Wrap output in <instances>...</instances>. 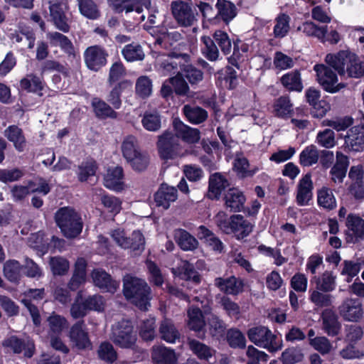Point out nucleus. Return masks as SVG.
<instances>
[{
    "instance_id": "obj_1",
    "label": "nucleus",
    "mask_w": 364,
    "mask_h": 364,
    "mask_svg": "<svg viewBox=\"0 0 364 364\" xmlns=\"http://www.w3.org/2000/svg\"><path fill=\"white\" fill-rule=\"evenodd\" d=\"M325 62L341 76L346 73L353 78L364 76V62L350 51L340 50L336 54L328 53L326 55Z\"/></svg>"
},
{
    "instance_id": "obj_2",
    "label": "nucleus",
    "mask_w": 364,
    "mask_h": 364,
    "mask_svg": "<svg viewBox=\"0 0 364 364\" xmlns=\"http://www.w3.org/2000/svg\"><path fill=\"white\" fill-rule=\"evenodd\" d=\"M124 294L126 299L141 310L149 305L150 288L141 279L127 276L124 279Z\"/></svg>"
},
{
    "instance_id": "obj_3",
    "label": "nucleus",
    "mask_w": 364,
    "mask_h": 364,
    "mask_svg": "<svg viewBox=\"0 0 364 364\" xmlns=\"http://www.w3.org/2000/svg\"><path fill=\"white\" fill-rule=\"evenodd\" d=\"M249 340L255 346L267 349L269 353H276L283 348V341L278 338L268 327L257 326L248 329Z\"/></svg>"
},
{
    "instance_id": "obj_4",
    "label": "nucleus",
    "mask_w": 364,
    "mask_h": 364,
    "mask_svg": "<svg viewBox=\"0 0 364 364\" xmlns=\"http://www.w3.org/2000/svg\"><path fill=\"white\" fill-rule=\"evenodd\" d=\"M55 218L57 225L66 237H75L82 232L81 217L74 209L69 207L61 208L55 213Z\"/></svg>"
},
{
    "instance_id": "obj_5",
    "label": "nucleus",
    "mask_w": 364,
    "mask_h": 364,
    "mask_svg": "<svg viewBox=\"0 0 364 364\" xmlns=\"http://www.w3.org/2000/svg\"><path fill=\"white\" fill-rule=\"evenodd\" d=\"M219 228L225 234H234L236 239L241 240L250 235L254 225L242 215L234 214L228 219L220 220Z\"/></svg>"
},
{
    "instance_id": "obj_6",
    "label": "nucleus",
    "mask_w": 364,
    "mask_h": 364,
    "mask_svg": "<svg viewBox=\"0 0 364 364\" xmlns=\"http://www.w3.org/2000/svg\"><path fill=\"white\" fill-rule=\"evenodd\" d=\"M110 338L120 348H132L136 343L137 336L132 322L122 319L112 326Z\"/></svg>"
},
{
    "instance_id": "obj_7",
    "label": "nucleus",
    "mask_w": 364,
    "mask_h": 364,
    "mask_svg": "<svg viewBox=\"0 0 364 364\" xmlns=\"http://www.w3.org/2000/svg\"><path fill=\"white\" fill-rule=\"evenodd\" d=\"M330 65L324 64H316L314 70L316 73L317 81L321 87L327 92L336 93L343 88L346 85L338 83L337 74L331 69Z\"/></svg>"
},
{
    "instance_id": "obj_8",
    "label": "nucleus",
    "mask_w": 364,
    "mask_h": 364,
    "mask_svg": "<svg viewBox=\"0 0 364 364\" xmlns=\"http://www.w3.org/2000/svg\"><path fill=\"white\" fill-rule=\"evenodd\" d=\"M112 238L124 249H130L135 254H139L144 250L145 240L140 231H134L131 237H127L123 230L116 229L111 232Z\"/></svg>"
},
{
    "instance_id": "obj_9",
    "label": "nucleus",
    "mask_w": 364,
    "mask_h": 364,
    "mask_svg": "<svg viewBox=\"0 0 364 364\" xmlns=\"http://www.w3.org/2000/svg\"><path fill=\"white\" fill-rule=\"evenodd\" d=\"M2 346L8 353L18 354L23 352L27 358H31L35 350L34 343L30 338L23 339L14 335L5 338L2 341Z\"/></svg>"
},
{
    "instance_id": "obj_10",
    "label": "nucleus",
    "mask_w": 364,
    "mask_h": 364,
    "mask_svg": "<svg viewBox=\"0 0 364 364\" xmlns=\"http://www.w3.org/2000/svg\"><path fill=\"white\" fill-rule=\"evenodd\" d=\"M167 57V59H162L161 62V75H176L182 70V60L186 61L189 55L177 51H171L167 53H162L161 57Z\"/></svg>"
},
{
    "instance_id": "obj_11",
    "label": "nucleus",
    "mask_w": 364,
    "mask_h": 364,
    "mask_svg": "<svg viewBox=\"0 0 364 364\" xmlns=\"http://www.w3.org/2000/svg\"><path fill=\"white\" fill-rule=\"evenodd\" d=\"M50 16L55 26L60 31L67 33L70 30L68 19L65 12L68 9V4L64 1H49Z\"/></svg>"
},
{
    "instance_id": "obj_12",
    "label": "nucleus",
    "mask_w": 364,
    "mask_h": 364,
    "mask_svg": "<svg viewBox=\"0 0 364 364\" xmlns=\"http://www.w3.org/2000/svg\"><path fill=\"white\" fill-rule=\"evenodd\" d=\"M338 309L340 316L346 321L358 322L363 314L362 302L357 298L346 299Z\"/></svg>"
},
{
    "instance_id": "obj_13",
    "label": "nucleus",
    "mask_w": 364,
    "mask_h": 364,
    "mask_svg": "<svg viewBox=\"0 0 364 364\" xmlns=\"http://www.w3.org/2000/svg\"><path fill=\"white\" fill-rule=\"evenodd\" d=\"M171 12L177 23L183 26H190L195 21V15L189 3L181 0L173 1L171 4Z\"/></svg>"
},
{
    "instance_id": "obj_14",
    "label": "nucleus",
    "mask_w": 364,
    "mask_h": 364,
    "mask_svg": "<svg viewBox=\"0 0 364 364\" xmlns=\"http://www.w3.org/2000/svg\"><path fill=\"white\" fill-rule=\"evenodd\" d=\"M321 328L329 337H336L341 333L342 324L335 310L325 309L321 314Z\"/></svg>"
},
{
    "instance_id": "obj_15",
    "label": "nucleus",
    "mask_w": 364,
    "mask_h": 364,
    "mask_svg": "<svg viewBox=\"0 0 364 364\" xmlns=\"http://www.w3.org/2000/svg\"><path fill=\"white\" fill-rule=\"evenodd\" d=\"M69 338L72 345L79 350L90 349L92 343L83 321H77L70 329Z\"/></svg>"
},
{
    "instance_id": "obj_16",
    "label": "nucleus",
    "mask_w": 364,
    "mask_h": 364,
    "mask_svg": "<svg viewBox=\"0 0 364 364\" xmlns=\"http://www.w3.org/2000/svg\"><path fill=\"white\" fill-rule=\"evenodd\" d=\"M107 53L99 46L88 47L84 52V60L88 69L98 71L107 63Z\"/></svg>"
},
{
    "instance_id": "obj_17",
    "label": "nucleus",
    "mask_w": 364,
    "mask_h": 364,
    "mask_svg": "<svg viewBox=\"0 0 364 364\" xmlns=\"http://www.w3.org/2000/svg\"><path fill=\"white\" fill-rule=\"evenodd\" d=\"M230 182L226 176L220 173H211L208 178L207 197L212 200H218L223 192L229 188Z\"/></svg>"
},
{
    "instance_id": "obj_18",
    "label": "nucleus",
    "mask_w": 364,
    "mask_h": 364,
    "mask_svg": "<svg viewBox=\"0 0 364 364\" xmlns=\"http://www.w3.org/2000/svg\"><path fill=\"white\" fill-rule=\"evenodd\" d=\"M173 128L175 132L174 137L181 139L188 144L198 143L200 139V132L198 129L188 126L178 117L173 120Z\"/></svg>"
},
{
    "instance_id": "obj_19",
    "label": "nucleus",
    "mask_w": 364,
    "mask_h": 364,
    "mask_svg": "<svg viewBox=\"0 0 364 364\" xmlns=\"http://www.w3.org/2000/svg\"><path fill=\"white\" fill-rule=\"evenodd\" d=\"M223 200L227 210L239 213L244 210L246 197L238 188L232 187L225 193Z\"/></svg>"
},
{
    "instance_id": "obj_20",
    "label": "nucleus",
    "mask_w": 364,
    "mask_h": 364,
    "mask_svg": "<svg viewBox=\"0 0 364 364\" xmlns=\"http://www.w3.org/2000/svg\"><path fill=\"white\" fill-rule=\"evenodd\" d=\"M215 285L228 295L237 296L243 291L245 284L240 278L230 276L227 278H215Z\"/></svg>"
},
{
    "instance_id": "obj_21",
    "label": "nucleus",
    "mask_w": 364,
    "mask_h": 364,
    "mask_svg": "<svg viewBox=\"0 0 364 364\" xmlns=\"http://www.w3.org/2000/svg\"><path fill=\"white\" fill-rule=\"evenodd\" d=\"M314 188L311 175L310 173L305 174L299 181L296 200L299 206L309 205L312 199Z\"/></svg>"
},
{
    "instance_id": "obj_22",
    "label": "nucleus",
    "mask_w": 364,
    "mask_h": 364,
    "mask_svg": "<svg viewBox=\"0 0 364 364\" xmlns=\"http://www.w3.org/2000/svg\"><path fill=\"white\" fill-rule=\"evenodd\" d=\"M188 327L191 331L196 333V336L200 339L205 337V321L202 311L198 307L191 309L188 311Z\"/></svg>"
},
{
    "instance_id": "obj_23",
    "label": "nucleus",
    "mask_w": 364,
    "mask_h": 364,
    "mask_svg": "<svg viewBox=\"0 0 364 364\" xmlns=\"http://www.w3.org/2000/svg\"><path fill=\"white\" fill-rule=\"evenodd\" d=\"M348 166V157L343 153L337 151L336 163L330 171L331 181L335 183H342L346 176Z\"/></svg>"
},
{
    "instance_id": "obj_24",
    "label": "nucleus",
    "mask_w": 364,
    "mask_h": 364,
    "mask_svg": "<svg viewBox=\"0 0 364 364\" xmlns=\"http://www.w3.org/2000/svg\"><path fill=\"white\" fill-rule=\"evenodd\" d=\"M173 238L177 245L183 251H195L199 246L198 240L183 228L174 230Z\"/></svg>"
},
{
    "instance_id": "obj_25",
    "label": "nucleus",
    "mask_w": 364,
    "mask_h": 364,
    "mask_svg": "<svg viewBox=\"0 0 364 364\" xmlns=\"http://www.w3.org/2000/svg\"><path fill=\"white\" fill-rule=\"evenodd\" d=\"M345 143L350 151H363L364 150V127H351L348 132Z\"/></svg>"
},
{
    "instance_id": "obj_26",
    "label": "nucleus",
    "mask_w": 364,
    "mask_h": 364,
    "mask_svg": "<svg viewBox=\"0 0 364 364\" xmlns=\"http://www.w3.org/2000/svg\"><path fill=\"white\" fill-rule=\"evenodd\" d=\"M215 8L218 12L215 18L222 20L225 25H228L237 14L236 6L228 0H217Z\"/></svg>"
},
{
    "instance_id": "obj_27",
    "label": "nucleus",
    "mask_w": 364,
    "mask_h": 364,
    "mask_svg": "<svg viewBox=\"0 0 364 364\" xmlns=\"http://www.w3.org/2000/svg\"><path fill=\"white\" fill-rule=\"evenodd\" d=\"M123 169L120 166L109 168L104 177V185L107 188L120 191L124 189Z\"/></svg>"
},
{
    "instance_id": "obj_28",
    "label": "nucleus",
    "mask_w": 364,
    "mask_h": 364,
    "mask_svg": "<svg viewBox=\"0 0 364 364\" xmlns=\"http://www.w3.org/2000/svg\"><path fill=\"white\" fill-rule=\"evenodd\" d=\"M92 278L95 286L108 292H114L119 284L112 280L110 275L102 269H95L92 272Z\"/></svg>"
},
{
    "instance_id": "obj_29",
    "label": "nucleus",
    "mask_w": 364,
    "mask_h": 364,
    "mask_svg": "<svg viewBox=\"0 0 364 364\" xmlns=\"http://www.w3.org/2000/svg\"><path fill=\"white\" fill-rule=\"evenodd\" d=\"M273 113L279 119H287L292 117L294 111L289 96L282 95L274 100Z\"/></svg>"
},
{
    "instance_id": "obj_30",
    "label": "nucleus",
    "mask_w": 364,
    "mask_h": 364,
    "mask_svg": "<svg viewBox=\"0 0 364 364\" xmlns=\"http://www.w3.org/2000/svg\"><path fill=\"white\" fill-rule=\"evenodd\" d=\"M198 237L200 240L211 247V249L218 252H223L224 250V245L220 239L215 234L208 228L206 226L201 225L198 228Z\"/></svg>"
},
{
    "instance_id": "obj_31",
    "label": "nucleus",
    "mask_w": 364,
    "mask_h": 364,
    "mask_svg": "<svg viewBox=\"0 0 364 364\" xmlns=\"http://www.w3.org/2000/svg\"><path fill=\"white\" fill-rule=\"evenodd\" d=\"M175 274H177L181 279L191 282L194 284H199L201 282L200 274L193 264L188 260L182 261L181 264L176 268Z\"/></svg>"
},
{
    "instance_id": "obj_32",
    "label": "nucleus",
    "mask_w": 364,
    "mask_h": 364,
    "mask_svg": "<svg viewBox=\"0 0 364 364\" xmlns=\"http://www.w3.org/2000/svg\"><path fill=\"white\" fill-rule=\"evenodd\" d=\"M280 82L289 92H301L304 88L301 72L297 69L284 74L280 78Z\"/></svg>"
},
{
    "instance_id": "obj_33",
    "label": "nucleus",
    "mask_w": 364,
    "mask_h": 364,
    "mask_svg": "<svg viewBox=\"0 0 364 364\" xmlns=\"http://www.w3.org/2000/svg\"><path fill=\"white\" fill-rule=\"evenodd\" d=\"M188 346L193 355L201 361L209 362L215 353V349L196 339H188Z\"/></svg>"
},
{
    "instance_id": "obj_34",
    "label": "nucleus",
    "mask_w": 364,
    "mask_h": 364,
    "mask_svg": "<svg viewBox=\"0 0 364 364\" xmlns=\"http://www.w3.org/2000/svg\"><path fill=\"white\" fill-rule=\"evenodd\" d=\"M182 112L186 120L193 124H201L208 117V112L196 105H185L182 108Z\"/></svg>"
},
{
    "instance_id": "obj_35",
    "label": "nucleus",
    "mask_w": 364,
    "mask_h": 364,
    "mask_svg": "<svg viewBox=\"0 0 364 364\" xmlns=\"http://www.w3.org/2000/svg\"><path fill=\"white\" fill-rule=\"evenodd\" d=\"M336 277L331 271H325L320 277L314 276L311 282L316 284V289L322 292L328 293L335 290Z\"/></svg>"
},
{
    "instance_id": "obj_36",
    "label": "nucleus",
    "mask_w": 364,
    "mask_h": 364,
    "mask_svg": "<svg viewBox=\"0 0 364 364\" xmlns=\"http://www.w3.org/2000/svg\"><path fill=\"white\" fill-rule=\"evenodd\" d=\"M174 135L169 132L161 134V159H172L176 156Z\"/></svg>"
},
{
    "instance_id": "obj_37",
    "label": "nucleus",
    "mask_w": 364,
    "mask_h": 364,
    "mask_svg": "<svg viewBox=\"0 0 364 364\" xmlns=\"http://www.w3.org/2000/svg\"><path fill=\"white\" fill-rule=\"evenodd\" d=\"M87 263L85 259L79 258L75 262L74 274L68 284L71 290H76L85 282Z\"/></svg>"
},
{
    "instance_id": "obj_38",
    "label": "nucleus",
    "mask_w": 364,
    "mask_h": 364,
    "mask_svg": "<svg viewBox=\"0 0 364 364\" xmlns=\"http://www.w3.org/2000/svg\"><path fill=\"white\" fill-rule=\"evenodd\" d=\"M20 87L28 92L36 93L39 96L43 95V82L40 77L34 74H28L22 78L20 81Z\"/></svg>"
},
{
    "instance_id": "obj_39",
    "label": "nucleus",
    "mask_w": 364,
    "mask_h": 364,
    "mask_svg": "<svg viewBox=\"0 0 364 364\" xmlns=\"http://www.w3.org/2000/svg\"><path fill=\"white\" fill-rule=\"evenodd\" d=\"M132 88V82L129 80H123L118 82L111 90L107 97V100L113 106L114 109H119L122 105L121 94L128 89Z\"/></svg>"
},
{
    "instance_id": "obj_40",
    "label": "nucleus",
    "mask_w": 364,
    "mask_h": 364,
    "mask_svg": "<svg viewBox=\"0 0 364 364\" xmlns=\"http://www.w3.org/2000/svg\"><path fill=\"white\" fill-rule=\"evenodd\" d=\"M209 333L213 338L220 340L224 337L227 325L223 319L215 314L208 318Z\"/></svg>"
},
{
    "instance_id": "obj_41",
    "label": "nucleus",
    "mask_w": 364,
    "mask_h": 364,
    "mask_svg": "<svg viewBox=\"0 0 364 364\" xmlns=\"http://www.w3.org/2000/svg\"><path fill=\"white\" fill-rule=\"evenodd\" d=\"M317 203L320 207L327 210H332L336 208V198L331 189L326 186L318 191Z\"/></svg>"
},
{
    "instance_id": "obj_42",
    "label": "nucleus",
    "mask_w": 364,
    "mask_h": 364,
    "mask_svg": "<svg viewBox=\"0 0 364 364\" xmlns=\"http://www.w3.org/2000/svg\"><path fill=\"white\" fill-rule=\"evenodd\" d=\"M4 136L14 144L18 151H23L26 144L25 137L22 131L17 126H9L4 131Z\"/></svg>"
},
{
    "instance_id": "obj_43",
    "label": "nucleus",
    "mask_w": 364,
    "mask_h": 364,
    "mask_svg": "<svg viewBox=\"0 0 364 364\" xmlns=\"http://www.w3.org/2000/svg\"><path fill=\"white\" fill-rule=\"evenodd\" d=\"M299 29L301 30L306 36L317 38L322 42H324L327 34V26H319L310 21L304 22Z\"/></svg>"
},
{
    "instance_id": "obj_44",
    "label": "nucleus",
    "mask_w": 364,
    "mask_h": 364,
    "mask_svg": "<svg viewBox=\"0 0 364 364\" xmlns=\"http://www.w3.org/2000/svg\"><path fill=\"white\" fill-rule=\"evenodd\" d=\"M181 34L178 31L165 32L161 29V48L171 51H176L178 46L181 45Z\"/></svg>"
},
{
    "instance_id": "obj_45",
    "label": "nucleus",
    "mask_w": 364,
    "mask_h": 364,
    "mask_svg": "<svg viewBox=\"0 0 364 364\" xmlns=\"http://www.w3.org/2000/svg\"><path fill=\"white\" fill-rule=\"evenodd\" d=\"M80 13L85 18L90 20H97L101 13L93 0H77Z\"/></svg>"
},
{
    "instance_id": "obj_46",
    "label": "nucleus",
    "mask_w": 364,
    "mask_h": 364,
    "mask_svg": "<svg viewBox=\"0 0 364 364\" xmlns=\"http://www.w3.org/2000/svg\"><path fill=\"white\" fill-rule=\"evenodd\" d=\"M47 36L52 45L60 47L69 55H75L73 45L67 36L58 32L49 33Z\"/></svg>"
},
{
    "instance_id": "obj_47",
    "label": "nucleus",
    "mask_w": 364,
    "mask_h": 364,
    "mask_svg": "<svg viewBox=\"0 0 364 364\" xmlns=\"http://www.w3.org/2000/svg\"><path fill=\"white\" fill-rule=\"evenodd\" d=\"M226 341L234 349H244L246 347V338L242 331L237 328H229L226 332Z\"/></svg>"
},
{
    "instance_id": "obj_48",
    "label": "nucleus",
    "mask_w": 364,
    "mask_h": 364,
    "mask_svg": "<svg viewBox=\"0 0 364 364\" xmlns=\"http://www.w3.org/2000/svg\"><path fill=\"white\" fill-rule=\"evenodd\" d=\"M290 20L289 16L285 13L278 14L275 18V25L273 29L275 38H282L288 34L290 29Z\"/></svg>"
},
{
    "instance_id": "obj_49",
    "label": "nucleus",
    "mask_w": 364,
    "mask_h": 364,
    "mask_svg": "<svg viewBox=\"0 0 364 364\" xmlns=\"http://www.w3.org/2000/svg\"><path fill=\"white\" fill-rule=\"evenodd\" d=\"M92 105L96 116L100 119L117 117V113L105 101L95 98L92 100Z\"/></svg>"
},
{
    "instance_id": "obj_50",
    "label": "nucleus",
    "mask_w": 364,
    "mask_h": 364,
    "mask_svg": "<svg viewBox=\"0 0 364 364\" xmlns=\"http://www.w3.org/2000/svg\"><path fill=\"white\" fill-rule=\"evenodd\" d=\"M122 54L128 62L142 60L145 57L142 47L136 43L126 45L122 50Z\"/></svg>"
},
{
    "instance_id": "obj_51",
    "label": "nucleus",
    "mask_w": 364,
    "mask_h": 364,
    "mask_svg": "<svg viewBox=\"0 0 364 364\" xmlns=\"http://www.w3.org/2000/svg\"><path fill=\"white\" fill-rule=\"evenodd\" d=\"M179 338L180 333L171 321L166 319L161 321V340L174 343Z\"/></svg>"
},
{
    "instance_id": "obj_52",
    "label": "nucleus",
    "mask_w": 364,
    "mask_h": 364,
    "mask_svg": "<svg viewBox=\"0 0 364 364\" xmlns=\"http://www.w3.org/2000/svg\"><path fill=\"white\" fill-rule=\"evenodd\" d=\"M346 226L357 239L364 237V220L359 215L350 213L346 218Z\"/></svg>"
},
{
    "instance_id": "obj_53",
    "label": "nucleus",
    "mask_w": 364,
    "mask_h": 364,
    "mask_svg": "<svg viewBox=\"0 0 364 364\" xmlns=\"http://www.w3.org/2000/svg\"><path fill=\"white\" fill-rule=\"evenodd\" d=\"M218 81L224 80L228 85V90H234L237 86V75L235 70L230 65H227L224 69L218 71Z\"/></svg>"
},
{
    "instance_id": "obj_54",
    "label": "nucleus",
    "mask_w": 364,
    "mask_h": 364,
    "mask_svg": "<svg viewBox=\"0 0 364 364\" xmlns=\"http://www.w3.org/2000/svg\"><path fill=\"white\" fill-rule=\"evenodd\" d=\"M21 269L22 266L18 261L8 260L4 265V276L11 282H18L21 279Z\"/></svg>"
},
{
    "instance_id": "obj_55",
    "label": "nucleus",
    "mask_w": 364,
    "mask_h": 364,
    "mask_svg": "<svg viewBox=\"0 0 364 364\" xmlns=\"http://www.w3.org/2000/svg\"><path fill=\"white\" fill-rule=\"evenodd\" d=\"M97 168V164L93 159H87L82 161L76 172L78 180L81 182L87 181L90 177L95 175Z\"/></svg>"
},
{
    "instance_id": "obj_56",
    "label": "nucleus",
    "mask_w": 364,
    "mask_h": 364,
    "mask_svg": "<svg viewBox=\"0 0 364 364\" xmlns=\"http://www.w3.org/2000/svg\"><path fill=\"white\" fill-rule=\"evenodd\" d=\"M318 153L315 145L306 146L299 154V163L302 166H310L318 162Z\"/></svg>"
},
{
    "instance_id": "obj_57",
    "label": "nucleus",
    "mask_w": 364,
    "mask_h": 364,
    "mask_svg": "<svg viewBox=\"0 0 364 364\" xmlns=\"http://www.w3.org/2000/svg\"><path fill=\"white\" fill-rule=\"evenodd\" d=\"M304 354L299 347H289L281 354L279 360L282 364H295L302 361Z\"/></svg>"
},
{
    "instance_id": "obj_58",
    "label": "nucleus",
    "mask_w": 364,
    "mask_h": 364,
    "mask_svg": "<svg viewBox=\"0 0 364 364\" xmlns=\"http://www.w3.org/2000/svg\"><path fill=\"white\" fill-rule=\"evenodd\" d=\"M50 333L59 335L68 327V323L66 318L62 316L53 313L48 318Z\"/></svg>"
},
{
    "instance_id": "obj_59",
    "label": "nucleus",
    "mask_w": 364,
    "mask_h": 364,
    "mask_svg": "<svg viewBox=\"0 0 364 364\" xmlns=\"http://www.w3.org/2000/svg\"><path fill=\"white\" fill-rule=\"evenodd\" d=\"M212 39L215 41L220 47L222 53L225 55H229L232 50V43L228 34L222 30H216L213 34Z\"/></svg>"
},
{
    "instance_id": "obj_60",
    "label": "nucleus",
    "mask_w": 364,
    "mask_h": 364,
    "mask_svg": "<svg viewBox=\"0 0 364 364\" xmlns=\"http://www.w3.org/2000/svg\"><path fill=\"white\" fill-rule=\"evenodd\" d=\"M178 198V191L175 187H170L166 183H161V206L168 209L171 202Z\"/></svg>"
},
{
    "instance_id": "obj_61",
    "label": "nucleus",
    "mask_w": 364,
    "mask_h": 364,
    "mask_svg": "<svg viewBox=\"0 0 364 364\" xmlns=\"http://www.w3.org/2000/svg\"><path fill=\"white\" fill-rule=\"evenodd\" d=\"M201 41L205 45L202 49V53L205 58L210 61H215L219 58V50L215 43V41L210 36H203Z\"/></svg>"
},
{
    "instance_id": "obj_62",
    "label": "nucleus",
    "mask_w": 364,
    "mask_h": 364,
    "mask_svg": "<svg viewBox=\"0 0 364 364\" xmlns=\"http://www.w3.org/2000/svg\"><path fill=\"white\" fill-rule=\"evenodd\" d=\"M122 151L124 158L127 161L134 157L140 151L136 137L128 136L124 139L122 144Z\"/></svg>"
},
{
    "instance_id": "obj_63",
    "label": "nucleus",
    "mask_w": 364,
    "mask_h": 364,
    "mask_svg": "<svg viewBox=\"0 0 364 364\" xmlns=\"http://www.w3.org/2000/svg\"><path fill=\"white\" fill-rule=\"evenodd\" d=\"M333 296L331 294L322 292L316 289L311 292L310 301L318 307H328L332 306Z\"/></svg>"
},
{
    "instance_id": "obj_64",
    "label": "nucleus",
    "mask_w": 364,
    "mask_h": 364,
    "mask_svg": "<svg viewBox=\"0 0 364 364\" xmlns=\"http://www.w3.org/2000/svg\"><path fill=\"white\" fill-rule=\"evenodd\" d=\"M168 83L171 85L174 92L178 96H185L189 91V86L181 73L170 77Z\"/></svg>"
}]
</instances>
